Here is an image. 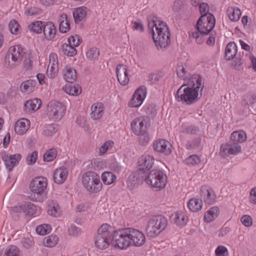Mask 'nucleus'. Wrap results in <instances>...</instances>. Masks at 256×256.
<instances>
[{
	"mask_svg": "<svg viewBox=\"0 0 256 256\" xmlns=\"http://www.w3.org/2000/svg\"><path fill=\"white\" fill-rule=\"evenodd\" d=\"M148 26L158 50L166 48L170 44V34L168 28L165 22L158 20L156 18L152 19L148 18Z\"/></svg>",
	"mask_w": 256,
	"mask_h": 256,
	"instance_id": "nucleus-1",
	"label": "nucleus"
},
{
	"mask_svg": "<svg viewBox=\"0 0 256 256\" xmlns=\"http://www.w3.org/2000/svg\"><path fill=\"white\" fill-rule=\"evenodd\" d=\"M24 52L20 45L10 46L6 55L4 66L8 70H12L19 66L22 62Z\"/></svg>",
	"mask_w": 256,
	"mask_h": 256,
	"instance_id": "nucleus-2",
	"label": "nucleus"
},
{
	"mask_svg": "<svg viewBox=\"0 0 256 256\" xmlns=\"http://www.w3.org/2000/svg\"><path fill=\"white\" fill-rule=\"evenodd\" d=\"M202 94L193 90L186 84L182 85L177 90L176 98L182 104H191L197 102L201 97Z\"/></svg>",
	"mask_w": 256,
	"mask_h": 256,
	"instance_id": "nucleus-3",
	"label": "nucleus"
},
{
	"mask_svg": "<svg viewBox=\"0 0 256 256\" xmlns=\"http://www.w3.org/2000/svg\"><path fill=\"white\" fill-rule=\"evenodd\" d=\"M168 224V220L166 217L156 216L150 218L146 227V232L148 236L155 238L163 231Z\"/></svg>",
	"mask_w": 256,
	"mask_h": 256,
	"instance_id": "nucleus-4",
	"label": "nucleus"
},
{
	"mask_svg": "<svg viewBox=\"0 0 256 256\" xmlns=\"http://www.w3.org/2000/svg\"><path fill=\"white\" fill-rule=\"evenodd\" d=\"M47 185V180L44 177L40 176L34 179L30 184V188L32 192L29 196L30 198L32 201L42 202L46 198L42 195V192Z\"/></svg>",
	"mask_w": 256,
	"mask_h": 256,
	"instance_id": "nucleus-5",
	"label": "nucleus"
},
{
	"mask_svg": "<svg viewBox=\"0 0 256 256\" xmlns=\"http://www.w3.org/2000/svg\"><path fill=\"white\" fill-rule=\"evenodd\" d=\"M84 186L90 192H96L102 189L99 176L94 172L88 171L84 173L82 178Z\"/></svg>",
	"mask_w": 256,
	"mask_h": 256,
	"instance_id": "nucleus-6",
	"label": "nucleus"
},
{
	"mask_svg": "<svg viewBox=\"0 0 256 256\" xmlns=\"http://www.w3.org/2000/svg\"><path fill=\"white\" fill-rule=\"evenodd\" d=\"M111 227L107 224H103L98 230V234L95 237L96 246L100 250H104L110 245L112 240Z\"/></svg>",
	"mask_w": 256,
	"mask_h": 256,
	"instance_id": "nucleus-7",
	"label": "nucleus"
},
{
	"mask_svg": "<svg viewBox=\"0 0 256 256\" xmlns=\"http://www.w3.org/2000/svg\"><path fill=\"white\" fill-rule=\"evenodd\" d=\"M166 180V174L162 170L157 169L152 170L144 178V180L148 184L158 190L165 187Z\"/></svg>",
	"mask_w": 256,
	"mask_h": 256,
	"instance_id": "nucleus-8",
	"label": "nucleus"
},
{
	"mask_svg": "<svg viewBox=\"0 0 256 256\" xmlns=\"http://www.w3.org/2000/svg\"><path fill=\"white\" fill-rule=\"evenodd\" d=\"M126 228L120 229L111 233L112 246L120 250H126L130 246V241Z\"/></svg>",
	"mask_w": 256,
	"mask_h": 256,
	"instance_id": "nucleus-9",
	"label": "nucleus"
},
{
	"mask_svg": "<svg viewBox=\"0 0 256 256\" xmlns=\"http://www.w3.org/2000/svg\"><path fill=\"white\" fill-rule=\"evenodd\" d=\"M216 24L215 18L210 13L202 14L198 19L196 28L200 34H208Z\"/></svg>",
	"mask_w": 256,
	"mask_h": 256,
	"instance_id": "nucleus-10",
	"label": "nucleus"
},
{
	"mask_svg": "<svg viewBox=\"0 0 256 256\" xmlns=\"http://www.w3.org/2000/svg\"><path fill=\"white\" fill-rule=\"evenodd\" d=\"M66 108L62 103L57 101L50 102L47 106L46 114L52 120L58 121L65 114Z\"/></svg>",
	"mask_w": 256,
	"mask_h": 256,
	"instance_id": "nucleus-11",
	"label": "nucleus"
},
{
	"mask_svg": "<svg viewBox=\"0 0 256 256\" xmlns=\"http://www.w3.org/2000/svg\"><path fill=\"white\" fill-rule=\"evenodd\" d=\"M126 229L130 242V246H140L144 244L146 236L142 232L134 228H128Z\"/></svg>",
	"mask_w": 256,
	"mask_h": 256,
	"instance_id": "nucleus-12",
	"label": "nucleus"
},
{
	"mask_svg": "<svg viewBox=\"0 0 256 256\" xmlns=\"http://www.w3.org/2000/svg\"><path fill=\"white\" fill-rule=\"evenodd\" d=\"M149 126L148 118L144 116L134 119L131 123L132 130L136 135L146 132Z\"/></svg>",
	"mask_w": 256,
	"mask_h": 256,
	"instance_id": "nucleus-13",
	"label": "nucleus"
},
{
	"mask_svg": "<svg viewBox=\"0 0 256 256\" xmlns=\"http://www.w3.org/2000/svg\"><path fill=\"white\" fill-rule=\"evenodd\" d=\"M240 150L241 146L239 144L231 140L221 145L220 154L222 156H228L230 154H236Z\"/></svg>",
	"mask_w": 256,
	"mask_h": 256,
	"instance_id": "nucleus-14",
	"label": "nucleus"
},
{
	"mask_svg": "<svg viewBox=\"0 0 256 256\" xmlns=\"http://www.w3.org/2000/svg\"><path fill=\"white\" fill-rule=\"evenodd\" d=\"M154 158L150 155L142 156L138 161V170L142 175L152 167Z\"/></svg>",
	"mask_w": 256,
	"mask_h": 256,
	"instance_id": "nucleus-15",
	"label": "nucleus"
},
{
	"mask_svg": "<svg viewBox=\"0 0 256 256\" xmlns=\"http://www.w3.org/2000/svg\"><path fill=\"white\" fill-rule=\"evenodd\" d=\"M146 94V89L144 86H140L134 92L132 98L129 102L131 107L137 108L141 106Z\"/></svg>",
	"mask_w": 256,
	"mask_h": 256,
	"instance_id": "nucleus-16",
	"label": "nucleus"
},
{
	"mask_svg": "<svg viewBox=\"0 0 256 256\" xmlns=\"http://www.w3.org/2000/svg\"><path fill=\"white\" fill-rule=\"evenodd\" d=\"M153 148L158 152L168 155L172 152V145L170 142L165 140H158L154 143Z\"/></svg>",
	"mask_w": 256,
	"mask_h": 256,
	"instance_id": "nucleus-17",
	"label": "nucleus"
},
{
	"mask_svg": "<svg viewBox=\"0 0 256 256\" xmlns=\"http://www.w3.org/2000/svg\"><path fill=\"white\" fill-rule=\"evenodd\" d=\"M144 176L140 172L136 171L132 173L128 178L126 185L130 190H132L137 188L142 182Z\"/></svg>",
	"mask_w": 256,
	"mask_h": 256,
	"instance_id": "nucleus-18",
	"label": "nucleus"
},
{
	"mask_svg": "<svg viewBox=\"0 0 256 256\" xmlns=\"http://www.w3.org/2000/svg\"><path fill=\"white\" fill-rule=\"evenodd\" d=\"M186 84L193 90H197L199 94H202L204 87V80L202 76L198 74H194L190 76Z\"/></svg>",
	"mask_w": 256,
	"mask_h": 256,
	"instance_id": "nucleus-19",
	"label": "nucleus"
},
{
	"mask_svg": "<svg viewBox=\"0 0 256 256\" xmlns=\"http://www.w3.org/2000/svg\"><path fill=\"white\" fill-rule=\"evenodd\" d=\"M200 196L204 202L208 204H212L216 198V194L214 190L205 186L201 187Z\"/></svg>",
	"mask_w": 256,
	"mask_h": 256,
	"instance_id": "nucleus-20",
	"label": "nucleus"
},
{
	"mask_svg": "<svg viewBox=\"0 0 256 256\" xmlns=\"http://www.w3.org/2000/svg\"><path fill=\"white\" fill-rule=\"evenodd\" d=\"M116 75L118 82L122 86H126L129 82L128 74L126 66L118 64L116 68Z\"/></svg>",
	"mask_w": 256,
	"mask_h": 256,
	"instance_id": "nucleus-21",
	"label": "nucleus"
},
{
	"mask_svg": "<svg viewBox=\"0 0 256 256\" xmlns=\"http://www.w3.org/2000/svg\"><path fill=\"white\" fill-rule=\"evenodd\" d=\"M30 125V122L28 120L24 118H20L15 124L14 131L17 134L22 135L28 130Z\"/></svg>",
	"mask_w": 256,
	"mask_h": 256,
	"instance_id": "nucleus-22",
	"label": "nucleus"
},
{
	"mask_svg": "<svg viewBox=\"0 0 256 256\" xmlns=\"http://www.w3.org/2000/svg\"><path fill=\"white\" fill-rule=\"evenodd\" d=\"M68 174L66 168L60 167L56 168L53 174V179L57 184H62L66 181Z\"/></svg>",
	"mask_w": 256,
	"mask_h": 256,
	"instance_id": "nucleus-23",
	"label": "nucleus"
},
{
	"mask_svg": "<svg viewBox=\"0 0 256 256\" xmlns=\"http://www.w3.org/2000/svg\"><path fill=\"white\" fill-rule=\"evenodd\" d=\"M22 156L20 154H15L13 155L6 156L3 158L6 166L9 170H12L14 166H16Z\"/></svg>",
	"mask_w": 256,
	"mask_h": 256,
	"instance_id": "nucleus-24",
	"label": "nucleus"
},
{
	"mask_svg": "<svg viewBox=\"0 0 256 256\" xmlns=\"http://www.w3.org/2000/svg\"><path fill=\"white\" fill-rule=\"evenodd\" d=\"M91 118L94 120H98L102 118L104 114V104L100 102H96L91 107Z\"/></svg>",
	"mask_w": 256,
	"mask_h": 256,
	"instance_id": "nucleus-25",
	"label": "nucleus"
},
{
	"mask_svg": "<svg viewBox=\"0 0 256 256\" xmlns=\"http://www.w3.org/2000/svg\"><path fill=\"white\" fill-rule=\"evenodd\" d=\"M64 78L65 80L70 83H72L76 81L78 75L74 68L70 66H66L63 71Z\"/></svg>",
	"mask_w": 256,
	"mask_h": 256,
	"instance_id": "nucleus-26",
	"label": "nucleus"
},
{
	"mask_svg": "<svg viewBox=\"0 0 256 256\" xmlns=\"http://www.w3.org/2000/svg\"><path fill=\"white\" fill-rule=\"evenodd\" d=\"M42 30L44 36L48 40H51L55 37L56 30L52 22H48L44 24Z\"/></svg>",
	"mask_w": 256,
	"mask_h": 256,
	"instance_id": "nucleus-27",
	"label": "nucleus"
},
{
	"mask_svg": "<svg viewBox=\"0 0 256 256\" xmlns=\"http://www.w3.org/2000/svg\"><path fill=\"white\" fill-rule=\"evenodd\" d=\"M47 212L50 216L58 217L61 214L60 208L56 202L50 201L48 206Z\"/></svg>",
	"mask_w": 256,
	"mask_h": 256,
	"instance_id": "nucleus-28",
	"label": "nucleus"
},
{
	"mask_svg": "<svg viewBox=\"0 0 256 256\" xmlns=\"http://www.w3.org/2000/svg\"><path fill=\"white\" fill-rule=\"evenodd\" d=\"M237 53V46L234 42H230L226 46L225 50V58L230 60L233 59Z\"/></svg>",
	"mask_w": 256,
	"mask_h": 256,
	"instance_id": "nucleus-29",
	"label": "nucleus"
},
{
	"mask_svg": "<svg viewBox=\"0 0 256 256\" xmlns=\"http://www.w3.org/2000/svg\"><path fill=\"white\" fill-rule=\"evenodd\" d=\"M172 220L179 226H184L187 223L188 218L182 211H178L172 216Z\"/></svg>",
	"mask_w": 256,
	"mask_h": 256,
	"instance_id": "nucleus-30",
	"label": "nucleus"
},
{
	"mask_svg": "<svg viewBox=\"0 0 256 256\" xmlns=\"http://www.w3.org/2000/svg\"><path fill=\"white\" fill-rule=\"evenodd\" d=\"M36 85V80H28L22 83L20 88L22 92L29 94L34 91Z\"/></svg>",
	"mask_w": 256,
	"mask_h": 256,
	"instance_id": "nucleus-31",
	"label": "nucleus"
},
{
	"mask_svg": "<svg viewBox=\"0 0 256 256\" xmlns=\"http://www.w3.org/2000/svg\"><path fill=\"white\" fill-rule=\"evenodd\" d=\"M60 23L59 29L60 32L65 33L70 29V22L68 20V16L66 14H62L58 20Z\"/></svg>",
	"mask_w": 256,
	"mask_h": 256,
	"instance_id": "nucleus-32",
	"label": "nucleus"
},
{
	"mask_svg": "<svg viewBox=\"0 0 256 256\" xmlns=\"http://www.w3.org/2000/svg\"><path fill=\"white\" fill-rule=\"evenodd\" d=\"M86 16V8L84 6L79 7L73 11V16L76 22H78L84 20Z\"/></svg>",
	"mask_w": 256,
	"mask_h": 256,
	"instance_id": "nucleus-33",
	"label": "nucleus"
},
{
	"mask_svg": "<svg viewBox=\"0 0 256 256\" xmlns=\"http://www.w3.org/2000/svg\"><path fill=\"white\" fill-rule=\"evenodd\" d=\"M227 15L230 19L234 22L238 21L241 16L240 10L236 7H228L226 10Z\"/></svg>",
	"mask_w": 256,
	"mask_h": 256,
	"instance_id": "nucleus-34",
	"label": "nucleus"
},
{
	"mask_svg": "<svg viewBox=\"0 0 256 256\" xmlns=\"http://www.w3.org/2000/svg\"><path fill=\"white\" fill-rule=\"evenodd\" d=\"M219 212L218 208L216 206H213L205 214L204 220L207 222L213 221L218 216Z\"/></svg>",
	"mask_w": 256,
	"mask_h": 256,
	"instance_id": "nucleus-35",
	"label": "nucleus"
},
{
	"mask_svg": "<svg viewBox=\"0 0 256 256\" xmlns=\"http://www.w3.org/2000/svg\"><path fill=\"white\" fill-rule=\"evenodd\" d=\"M63 89L66 93L74 96H78L82 92L81 88L78 84H68L63 88Z\"/></svg>",
	"mask_w": 256,
	"mask_h": 256,
	"instance_id": "nucleus-36",
	"label": "nucleus"
},
{
	"mask_svg": "<svg viewBox=\"0 0 256 256\" xmlns=\"http://www.w3.org/2000/svg\"><path fill=\"white\" fill-rule=\"evenodd\" d=\"M202 200L197 198H192L188 202V208L192 212H197L201 210L202 208Z\"/></svg>",
	"mask_w": 256,
	"mask_h": 256,
	"instance_id": "nucleus-37",
	"label": "nucleus"
},
{
	"mask_svg": "<svg viewBox=\"0 0 256 256\" xmlns=\"http://www.w3.org/2000/svg\"><path fill=\"white\" fill-rule=\"evenodd\" d=\"M246 139V134L242 130L235 131L233 132L230 136L231 140L238 142V144L244 142Z\"/></svg>",
	"mask_w": 256,
	"mask_h": 256,
	"instance_id": "nucleus-38",
	"label": "nucleus"
},
{
	"mask_svg": "<svg viewBox=\"0 0 256 256\" xmlns=\"http://www.w3.org/2000/svg\"><path fill=\"white\" fill-rule=\"evenodd\" d=\"M58 126L56 124H52L45 126L43 128L42 134L46 136H50L58 131Z\"/></svg>",
	"mask_w": 256,
	"mask_h": 256,
	"instance_id": "nucleus-39",
	"label": "nucleus"
},
{
	"mask_svg": "<svg viewBox=\"0 0 256 256\" xmlns=\"http://www.w3.org/2000/svg\"><path fill=\"white\" fill-rule=\"evenodd\" d=\"M75 48L70 44H64L62 46L61 50L64 54L69 56H73L77 52Z\"/></svg>",
	"mask_w": 256,
	"mask_h": 256,
	"instance_id": "nucleus-40",
	"label": "nucleus"
},
{
	"mask_svg": "<svg viewBox=\"0 0 256 256\" xmlns=\"http://www.w3.org/2000/svg\"><path fill=\"white\" fill-rule=\"evenodd\" d=\"M25 106L30 110H37L41 106V100L38 98L28 100L26 102Z\"/></svg>",
	"mask_w": 256,
	"mask_h": 256,
	"instance_id": "nucleus-41",
	"label": "nucleus"
},
{
	"mask_svg": "<svg viewBox=\"0 0 256 256\" xmlns=\"http://www.w3.org/2000/svg\"><path fill=\"white\" fill-rule=\"evenodd\" d=\"M44 24L41 21H36L30 23L28 26V28L30 32L40 34L42 32Z\"/></svg>",
	"mask_w": 256,
	"mask_h": 256,
	"instance_id": "nucleus-42",
	"label": "nucleus"
},
{
	"mask_svg": "<svg viewBox=\"0 0 256 256\" xmlns=\"http://www.w3.org/2000/svg\"><path fill=\"white\" fill-rule=\"evenodd\" d=\"M58 238L55 234H51L44 238V244L47 247L52 248L55 246L58 242Z\"/></svg>",
	"mask_w": 256,
	"mask_h": 256,
	"instance_id": "nucleus-43",
	"label": "nucleus"
},
{
	"mask_svg": "<svg viewBox=\"0 0 256 256\" xmlns=\"http://www.w3.org/2000/svg\"><path fill=\"white\" fill-rule=\"evenodd\" d=\"M176 74L182 80H188L190 77V73L182 64L178 66Z\"/></svg>",
	"mask_w": 256,
	"mask_h": 256,
	"instance_id": "nucleus-44",
	"label": "nucleus"
},
{
	"mask_svg": "<svg viewBox=\"0 0 256 256\" xmlns=\"http://www.w3.org/2000/svg\"><path fill=\"white\" fill-rule=\"evenodd\" d=\"M102 179L104 184L108 185L113 183L116 180V176L111 172H104L102 175Z\"/></svg>",
	"mask_w": 256,
	"mask_h": 256,
	"instance_id": "nucleus-45",
	"label": "nucleus"
},
{
	"mask_svg": "<svg viewBox=\"0 0 256 256\" xmlns=\"http://www.w3.org/2000/svg\"><path fill=\"white\" fill-rule=\"evenodd\" d=\"M3 256H20V250L16 246H8L4 250Z\"/></svg>",
	"mask_w": 256,
	"mask_h": 256,
	"instance_id": "nucleus-46",
	"label": "nucleus"
},
{
	"mask_svg": "<svg viewBox=\"0 0 256 256\" xmlns=\"http://www.w3.org/2000/svg\"><path fill=\"white\" fill-rule=\"evenodd\" d=\"M57 156V150L55 148H51L47 150L43 156L44 162H50L54 160Z\"/></svg>",
	"mask_w": 256,
	"mask_h": 256,
	"instance_id": "nucleus-47",
	"label": "nucleus"
},
{
	"mask_svg": "<svg viewBox=\"0 0 256 256\" xmlns=\"http://www.w3.org/2000/svg\"><path fill=\"white\" fill-rule=\"evenodd\" d=\"M58 65L48 64L46 71L48 76L52 78H55L58 74Z\"/></svg>",
	"mask_w": 256,
	"mask_h": 256,
	"instance_id": "nucleus-48",
	"label": "nucleus"
},
{
	"mask_svg": "<svg viewBox=\"0 0 256 256\" xmlns=\"http://www.w3.org/2000/svg\"><path fill=\"white\" fill-rule=\"evenodd\" d=\"M100 54V50L96 48H90L86 53V58L90 60H96Z\"/></svg>",
	"mask_w": 256,
	"mask_h": 256,
	"instance_id": "nucleus-49",
	"label": "nucleus"
},
{
	"mask_svg": "<svg viewBox=\"0 0 256 256\" xmlns=\"http://www.w3.org/2000/svg\"><path fill=\"white\" fill-rule=\"evenodd\" d=\"M24 212L28 216H32L36 211V206L32 204H26L24 205Z\"/></svg>",
	"mask_w": 256,
	"mask_h": 256,
	"instance_id": "nucleus-50",
	"label": "nucleus"
},
{
	"mask_svg": "<svg viewBox=\"0 0 256 256\" xmlns=\"http://www.w3.org/2000/svg\"><path fill=\"white\" fill-rule=\"evenodd\" d=\"M8 28L10 32L14 34H18L20 32V25L16 20L10 21Z\"/></svg>",
	"mask_w": 256,
	"mask_h": 256,
	"instance_id": "nucleus-51",
	"label": "nucleus"
},
{
	"mask_svg": "<svg viewBox=\"0 0 256 256\" xmlns=\"http://www.w3.org/2000/svg\"><path fill=\"white\" fill-rule=\"evenodd\" d=\"M200 162L199 157L196 154L190 156L184 160L185 164L189 166H194L199 164Z\"/></svg>",
	"mask_w": 256,
	"mask_h": 256,
	"instance_id": "nucleus-52",
	"label": "nucleus"
},
{
	"mask_svg": "<svg viewBox=\"0 0 256 256\" xmlns=\"http://www.w3.org/2000/svg\"><path fill=\"white\" fill-rule=\"evenodd\" d=\"M36 230L37 234L44 236L50 232V226L48 224H42L37 226Z\"/></svg>",
	"mask_w": 256,
	"mask_h": 256,
	"instance_id": "nucleus-53",
	"label": "nucleus"
},
{
	"mask_svg": "<svg viewBox=\"0 0 256 256\" xmlns=\"http://www.w3.org/2000/svg\"><path fill=\"white\" fill-rule=\"evenodd\" d=\"M114 142L111 140H108L105 142L104 144L100 147L99 149V154L102 155L112 148L114 146Z\"/></svg>",
	"mask_w": 256,
	"mask_h": 256,
	"instance_id": "nucleus-54",
	"label": "nucleus"
},
{
	"mask_svg": "<svg viewBox=\"0 0 256 256\" xmlns=\"http://www.w3.org/2000/svg\"><path fill=\"white\" fill-rule=\"evenodd\" d=\"M202 35L203 34H200L198 32H197V31L192 32L190 34V38H194L196 40V42L197 44H201L204 41V39Z\"/></svg>",
	"mask_w": 256,
	"mask_h": 256,
	"instance_id": "nucleus-55",
	"label": "nucleus"
},
{
	"mask_svg": "<svg viewBox=\"0 0 256 256\" xmlns=\"http://www.w3.org/2000/svg\"><path fill=\"white\" fill-rule=\"evenodd\" d=\"M68 44L74 47L78 46L80 44L82 41L81 39L78 35L70 36L68 38Z\"/></svg>",
	"mask_w": 256,
	"mask_h": 256,
	"instance_id": "nucleus-56",
	"label": "nucleus"
},
{
	"mask_svg": "<svg viewBox=\"0 0 256 256\" xmlns=\"http://www.w3.org/2000/svg\"><path fill=\"white\" fill-rule=\"evenodd\" d=\"M38 152L34 151L30 154H28L26 158V163L28 165H33L34 164L38 159Z\"/></svg>",
	"mask_w": 256,
	"mask_h": 256,
	"instance_id": "nucleus-57",
	"label": "nucleus"
},
{
	"mask_svg": "<svg viewBox=\"0 0 256 256\" xmlns=\"http://www.w3.org/2000/svg\"><path fill=\"white\" fill-rule=\"evenodd\" d=\"M216 256H227L228 252L227 248L223 246H218L215 250Z\"/></svg>",
	"mask_w": 256,
	"mask_h": 256,
	"instance_id": "nucleus-58",
	"label": "nucleus"
},
{
	"mask_svg": "<svg viewBox=\"0 0 256 256\" xmlns=\"http://www.w3.org/2000/svg\"><path fill=\"white\" fill-rule=\"evenodd\" d=\"M109 167L112 170L114 171L116 174H120L122 169V166L116 161L112 162L109 165Z\"/></svg>",
	"mask_w": 256,
	"mask_h": 256,
	"instance_id": "nucleus-59",
	"label": "nucleus"
},
{
	"mask_svg": "<svg viewBox=\"0 0 256 256\" xmlns=\"http://www.w3.org/2000/svg\"><path fill=\"white\" fill-rule=\"evenodd\" d=\"M138 136H140L138 138L139 142L142 146H146L148 144L150 138L146 132L144 134H140Z\"/></svg>",
	"mask_w": 256,
	"mask_h": 256,
	"instance_id": "nucleus-60",
	"label": "nucleus"
},
{
	"mask_svg": "<svg viewBox=\"0 0 256 256\" xmlns=\"http://www.w3.org/2000/svg\"><path fill=\"white\" fill-rule=\"evenodd\" d=\"M21 243L24 247L30 248L34 244V240L30 238H24L21 240Z\"/></svg>",
	"mask_w": 256,
	"mask_h": 256,
	"instance_id": "nucleus-61",
	"label": "nucleus"
},
{
	"mask_svg": "<svg viewBox=\"0 0 256 256\" xmlns=\"http://www.w3.org/2000/svg\"><path fill=\"white\" fill-rule=\"evenodd\" d=\"M240 220L242 224L246 227H249L252 224V218L248 215H244L242 216Z\"/></svg>",
	"mask_w": 256,
	"mask_h": 256,
	"instance_id": "nucleus-62",
	"label": "nucleus"
},
{
	"mask_svg": "<svg viewBox=\"0 0 256 256\" xmlns=\"http://www.w3.org/2000/svg\"><path fill=\"white\" fill-rule=\"evenodd\" d=\"M26 13L28 16H36L42 13V10L37 8L32 7L28 9L26 12Z\"/></svg>",
	"mask_w": 256,
	"mask_h": 256,
	"instance_id": "nucleus-63",
	"label": "nucleus"
},
{
	"mask_svg": "<svg viewBox=\"0 0 256 256\" xmlns=\"http://www.w3.org/2000/svg\"><path fill=\"white\" fill-rule=\"evenodd\" d=\"M160 76L156 74H150L148 75V81L150 84H152L159 81Z\"/></svg>",
	"mask_w": 256,
	"mask_h": 256,
	"instance_id": "nucleus-64",
	"label": "nucleus"
}]
</instances>
